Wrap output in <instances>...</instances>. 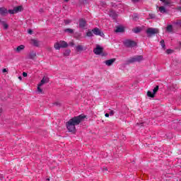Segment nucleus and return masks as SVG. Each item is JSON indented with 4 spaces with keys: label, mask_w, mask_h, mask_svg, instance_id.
Masks as SVG:
<instances>
[{
    "label": "nucleus",
    "mask_w": 181,
    "mask_h": 181,
    "mask_svg": "<svg viewBox=\"0 0 181 181\" xmlns=\"http://www.w3.org/2000/svg\"><path fill=\"white\" fill-rule=\"evenodd\" d=\"M84 118H86V115H81L69 119L66 123V128L68 131L69 132H74L76 131V125H78Z\"/></svg>",
    "instance_id": "1"
},
{
    "label": "nucleus",
    "mask_w": 181,
    "mask_h": 181,
    "mask_svg": "<svg viewBox=\"0 0 181 181\" xmlns=\"http://www.w3.org/2000/svg\"><path fill=\"white\" fill-rule=\"evenodd\" d=\"M23 9V8L22 7V6L14 7L13 10L8 11L6 8L1 7L0 8V15H1V16H5L8 15V13L13 15L15 13H18V12H22Z\"/></svg>",
    "instance_id": "2"
},
{
    "label": "nucleus",
    "mask_w": 181,
    "mask_h": 181,
    "mask_svg": "<svg viewBox=\"0 0 181 181\" xmlns=\"http://www.w3.org/2000/svg\"><path fill=\"white\" fill-rule=\"evenodd\" d=\"M47 83H49V78L44 76L41 81L37 84V91L38 94H43V89H42V86H45V84H47Z\"/></svg>",
    "instance_id": "3"
},
{
    "label": "nucleus",
    "mask_w": 181,
    "mask_h": 181,
    "mask_svg": "<svg viewBox=\"0 0 181 181\" xmlns=\"http://www.w3.org/2000/svg\"><path fill=\"white\" fill-rule=\"evenodd\" d=\"M67 46H69V44L66 42L59 41L54 44V47L56 50H60V49L67 47Z\"/></svg>",
    "instance_id": "4"
},
{
    "label": "nucleus",
    "mask_w": 181,
    "mask_h": 181,
    "mask_svg": "<svg viewBox=\"0 0 181 181\" xmlns=\"http://www.w3.org/2000/svg\"><path fill=\"white\" fill-rule=\"evenodd\" d=\"M146 33H147L148 36H152L153 35L159 33V30L158 28H149L146 30Z\"/></svg>",
    "instance_id": "5"
},
{
    "label": "nucleus",
    "mask_w": 181,
    "mask_h": 181,
    "mask_svg": "<svg viewBox=\"0 0 181 181\" xmlns=\"http://www.w3.org/2000/svg\"><path fill=\"white\" fill-rule=\"evenodd\" d=\"M124 43L127 47H134V46H136V43L130 40H124Z\"/></svg>",
    "instance_id": "6"
},
{
    "label": "nucleus",
    "mask_w": 181,
    "mask_h": 181,
    "mask_svg": "<svg viewBox=\"0 0 181 181\" xmlns=\"http://www.w3.org/2000/svg\"><path fill=\"white\" fill-rule=\"evenodd\" d=\"M92 32L96 36H101V37H104V33L99 30L98 28H94L93 30H92Z\"/></svg>",
    "instance_id": "7"
},
{
    "label": "nucleus",
    "mask_w": 181,
    "mask_h": 181,
    "mask_svg": "<svg viewBox=\"0 0 181 181\" xmlns=\"http://www.w3.org/2000/svg\"><path fill=\"white\" fill-rule=\"evenodd\" d=\"M142 60H144V57L142 56H136V57H134L133 58H132L129 62L131 63H134L135 62H142Z\"/></svg>",
    "instance_id": "8"
},
{
    "label": "nucleus",
    "mask_w": 181,
    "mask_h": 181,
    "mask_svg": "<svg viewBox=\"0 0 181 181\" xmlns=\"http://www.w3.org/2000/svg\"><path fill=\"white\" fill-rule=\"evenodd\" d=\"M95 54H100L103 53V47L100 45H96V47L93 49Z\"/></svg>",
    "instance_id": "9"
},
{
    "label": "nucleus",
    "mask_w": 181,
    "mask_h": 181,
    "mask_svg": "<svg viewBox=\"0 0 181 181\" xmlns=\"http://www.w3.org/2000/svg\"><path fill=\"white\" fill-rule=\"evenodd\" d=\"M25 50V45H21L20 46H18L16 48H14V52L16 53H22Z\"/></svg>",
    "instance_id": "10"
},
{
    "label": "nucleus",
    "mask_w": 181,
    "mask_h": 181,
    "mask_svg": "<svg viewBox=\"0 0 181 181\" xmlns=\"http://www.w3.org/2000/svg\"><path fill=\"white\" fill-rule=\"evenodd\" d=\"M30 45H33V46H35L36 47H38V46H40V41H39L36 39H32L30 40Z\"/></svg>",
    "instance_id": "11"
},
{
    "label": "nucleus",
    "mask_w": 181,
    "mask_h": 181,
    "mask_svg": "<svg viewBox=\"0 0 181 181\" xmlns=\"http://www.w3.org/2000/svg\"><path fill=\"white\" fill-rule=\"evenodd\" d=\"M115 62V58L111 59H108L106 60L105 62V64H106V66H112V64H114V63Z\"/></svg>",
    "instance_id": "12"
},
{
    "label": "nucleus",
    "mask_w": 181,
    "mask_h": 181,
    "mask_svg": "<svg viewBox=\"0 0 181 181\" xmlns=\"http://www.w3.org/2000/svg\"><path fill=\"white\" fill-rule=\"evenodd\" d=\"M160 2H163V4L165 6H170V5H172V0H160Z\"/></svg>",
    "instance_id": "13"
},
{
    "label": "nucleus",
    "mask_w": 181,
    "mask_h": 181,
    "mask_svg": "<svg viewBox=\"0 0 181 181\" xmlns=\"http://www.w3.org/2000/svg\"><path fill=\"white\" fill-rule=\"evenodd\" d=\"M86 20L81 18L79 20V28H84V26H86Z\"/></svg>",
    "instance_id": "14"
},
{
    "label": "nucleus",
    "mask_w": 181,
    "mask_h": 181,
    "mask_svg": "<svg viewBox=\"0 0 181 181\" xmlns=\"http://www.w3.org/2000/svg\"><path fill=\"white\" fill-rule=\"evenodd\" d=\"M0 23H1V25L4 27V29L6 30L8 29V28H9V25H8V23H6V21H4V20H0Z\"/></svg>",
    "instance_id": "15"
},
{
    "label": "nucleus",
    "mask_w": 181,
    "mask_h": 181,
    "mask_svg": "<svg viewBox=\"0 0 181 181\" xmlns=\"http://www.w3.org/2000/svg\"><path fill=\"white\" fill-rule=\"evenodd\" d=\"M157 8H158V11L160 12V13H166V8H165V6H161Z\"/></svg>",
    "instance_id": "16"
},
{
    "label": "nucleus",
    "mask_w": 181,
    "mask_h": 181,
    "mask_svg": "<svg viewBox=\"0 0 181 181\" xmlns=\"http://www.w3.org/2000/svg\"><path fill=\"white\" fill-rule=\"evenodd\" d=\"M115 32L117 33H122V32H124V27H122V26L117 27Z\"/></svg>",
    "instance_id": "17"
},
{
    "label": "nucleus",
    "mask_w": 181,
    "mask_h": 181,
    "mask_svg": "<svg viewBox=\"0 0 181 181\" xmlns=\"http://www.w3.org/2000/svg\"><path fill=\"white\" fill-rule=\"evenodd\" d=\"M167 32H169L170 33L173 32V26L172 25H169L166 28Z\"/></svg>",
    "instance_id": "18"
},
{
    "label": "nucleus",
    "mask_w": 181,
    "mask_h": 181,
    "mask_svg": "<svg viewBox=\"0 0 181 181\" xmlns=\"http://www.w3.org/2000/svg\"><path fill=\"white\" fill-rule=\"evenodd\" d=\"M147 95L148 97H151V98H153L155 97V94H153V92L148 90L147 92Z\"/></svg>",
    "instance_id": "19"
},
{
    "label": "nucleus",
    "mask_w": 181,
    "mask_h": 181,
    "mask_svg": "<svg viewBox=\"0 0 181 181\" xmlns=\"http://www.w3.org/2000/svg\"><path fill=\"white\" fill-rule=\"evenodd\" d=\"M76 50L77 52H81L83 50V45H78L76 46Z\"/></svg>",
    "instance_id": "20"
},
{
    "label": "nucleus",
    "mask_w": 181,
    "mask_h": 181,
    "mask_svg": "<svg viewBox=\"0 0 181 181\" xmlns=\"http://www.w3.org/2000/svg\"><path fill=\"white\" fill-rule=\"evenodd\" d=\"M93 31L91 30H88L87 33H86V36H88V37H91L93 36Z\"/></svg>",
    "instance_id": "21"
},
{
    "label": "nucleus",
    "mask_w": 181,
    "mask_h": 181,
    "mask_svg": "<svg viewBox=\"0 0 181 181\" xmlns=\"http://www.w3.org/2000/svg\"><path fill=\"white\" fill-rule=\"evenodd\" d=\"M110 16H112V18H113L115 19V18L117 17V13H115V11H110Z\"/></svg>",
    "instance_id": "22"
},
{
    "label": "nucleus",
    "mask_w": 181,
    "mask_h": 181,
    "mask_svg": "<svg viewBox=\"0 0 181 181\" xmlns=\"http://www.w3.org/2000/svg\"><path fill=\"white\" fill-rule=\"evenodd\" d=\"M159 90V86H156L153 90V93L155 95L156 94V93H158V90Z\"/></svg>",
    "instance_id": "23"
},
{
    "label": "nucleus",
    "mask_w": 181,
    "mask_h": 181,
    "mask_svg": "<svg viewBox=\"0 0 181 181\" xmlns=\"http://www.w3.org/2000/svg\"><path fill=\"white\" fill-rule=\"evenodd\" d=\"M35 57H36V53H31V54H30V55H29V59H35Z\"/></svg>",
    "instance_id": "24"
},
{
    "label": "nucleus",
    "mask_w": 181,
    "mask_h": 181,
    "mask_svg": "<svg viewBox=\"0 0 181 181\" xmlns=\"http://www.w3.org/2000/svg\"><path fill=\"white\" fill-rule=\"evenodd\" d=\"M133 32H134V33H139V32H141V28H134V29L133 30Z\"/></svg>",
    "instance_id": "25"
},
{
    "label": "nucleus",
    "mask_w": 181,
    "mask_h": 181,
    "mask_svg": "<svg viewBox=\"0 0 181 181\" xmlns=\"http://www.w3.org/2000/svg\"><path fill=\"white\" fill-rule=\"evenodd\" d=\"M160 44L161 45V47H163V49H165V40H162L160 42Z\"/></svg>",
    "instance_id": "26"
},
{
    "label": "nucleus",
    "mask_w": 181,
    "mask_h": 181,
    "mask_svg": "<svg viewBox=\"0 0 181 181\" xmlns=\"http://www.w3.org/2000/svg\"><path fill=\"white\" fill-rule=\"evenodd\" d=\"M71 52V51L70 49H66V50L64 52V56H69V54H70Z\"/></svg>",
    "instance_id": "27"
},
{
    "label": "nucleus",
    "mask_w": 181,
    "mask_h": 181,
    "mask_svg": "<svg viewBox=\"0 0 181 181\" xmlns=\"http://www.w3.org/2000/svg\"><path fill=\"white\" fill-rule=\"evenodd\" d=\"M165 52L167 53V54H171V53H173V50H172V49H167L165 51Z\"/></svg>",
    "instance_id": "28"
},
{
    "label": "nucleus",
    "mask_w": 181,
    "mask_h": 181,
    "mask_svg": "<svg viewBox=\"0 0 181 181\" xmlns=\"http://www.w3.org/2000/svg\"><path fill=\"white\" fill-rule=\"evenodd\" d=\"M64 23H65V25H69V23H71V20H65Z\"/></svg>",
    "instance_id": "29"
},
{
    "label": "nucleus",
    "mask_w": 181,
    "mask_h": 181,
    "mask_svg": "<svg viewBox=\"0 0 181 181\" xmlns=\"http://www.w3.org/2000/svg\"><path fill=\"white\" fill-rule=\"evenodd\" d=\"M175 25H177V26L181 27V20L177 21V22L175 23Z\"/></svg>",
    "instance_id": "30"
},
{
    "label": "nucleus",
    "mask_w": 181,
    "mask_h": 181,
    "mask_svg": "<svg viewBox=\"0 0 181 181\" xmlns=\"http://www.w3.org/2000/svg\"><path fill=\"white\" fill-rule=\"evenodd\" d=\"M65 32H68L69 33H73V30L70 29V28H68V29L65 30Z\"/></svg>",
    "instance_id": "31"
},
{
    "label": "nucleus",
    "mask_w": 181,
    "mask_h": 181,
    "mask_svg": "<svg viewBox=\"0 0 181 181\" xmlns=\"http://www.w3.org/2000/svg\"><path fill=\"white\" fill-rule=\"evenodd\" d=\"M2 73H8V69H3Z\"/></svg>",
    "instance_id": "32"
},
{
    "label": "nucleus",
    "mask_w": 181,
    "mask_h": 181,
    "mask_svg": "<svg viewBox=\"0 0 181 181\" xmlns=\"http://www.w3.org/2000/svg\"><path fill=\"white\" fill-rule=\"evenodd\" d=\"M149 16L151 19H153V18H155V15L154 14H149Z\"/></svg>",
    "instance_id": "33"
},
{
    "label": "nucleus",
    "mask_w": 181,
    "mask_h": 181,
    "mask_svg": "<svg viewBox=\"0 0 181 181\" xmlns=\"http://www.w3.org/2000/svg\"><path fill=\"white\" fill-rule=\"evenodd\" d=\"M115 113V112H114V110H111L110 112V115H114Z\"/></svg>",
    "instance_id": "34"
},
{
    "label": "nucleus",
    "mask_w": 181,
    "mask_h": 181,
    "mask_svg": "<svg viewBox=\"0 0 181 181\" xmlns=\"http://www.w3.org/2000/svg\"><path fill=\"white\" fill-rule=\"evenodd\" d=\"M23 76L24 77H28V73L23 72Z\"/></svg>",
    "instance_id": "35"
},
{
    "label": "nucleus",
    "mask_w": 181,
    "mask_h": 181,
    "mask_svg": "<svg viewBox=\"0 0 181 181\" xmlns=\"http://www.w3.org/2000/svg\"><path fill=\"white\" fill-rule=\"evenodd\" d=\"M32 30H28V33H29V35H32Z\"/></svg>",
    "instance_id": "36"
},
{
    "label": "nucleus",
    "mask_w": 181,
    "mask_h": 181,
    "mask_svg": "<svg viewBox=\"0 0 181 181\" xmlns=\"http://www.w3.org/2000/svg\"><path fill=\"white\" fill-rule=\"evenodd\" d=\"M105 117H106L107 118H108V117H110V114L106 113V114L105 115Z\"/></svg>",
    "instance_id": "37"
},
{
    "label": "nucleus",
    "mask_w": 181,
    "mask_h": 181,
    "mask_svg": "<svg viewBox=\"0 0 181 181\" xmlns=\"http://www.w3.org/2000/svg\"><path fill=\"white\" fill-rule=\"evenodd\" d=\"M69 45H70L71 46H74V42H71V43H69Z\"/></svg>",
    "instance_id": "38"
},
{
    "label": "nucleus",
    "mask_w": 181,
    "mask_h": 181,
    "mask_svg": "<svg viewBox=\"0 0 181 181\" xmlns=\"http://www.w3.org/2000/svg\"><path fill=\"white\" fill-rule=\"evenodd\" d=\"M177 9H179L181 11V6H178Z\"/></svg>",
    "instance_id": "39"
},
{
    "label": "nucleus",
    "mask_w": 181,
    "mask_h": 181,
    "mask_svg": "<svg viewBox=\"0 0 181 181\" xmlns=\"http://www.w3.org/2000/svg\"><path fill=\"white\" fill-rule=\"evenodd\" d=\"M18 78H19L20 80H22V76H19Z\"/></svg>",
    "instance_id": "40"
},
{
    "label": "nucleus",
    "mask_w": 181,
    "mask_h": 181,
    "mask_svg": "<svg viewBox=\"0 0 181 181\" xmlns=\"http://www.w3.org/2000/svg\"><path fill=\"white\" fill-rule=\"evenodd\" d=\"M1 112H2V109L1 108H0V114H1Z\"/></svg>",
    "instance_id": "41"
},
{
    "label": "nucleus",
    "mask_w": 181,
    "mask_h": 181,
    "mask_svg": "<svg viewBox=\"0 0 181 181\" xmlns=\"http://www.w3.org/2000/svg\"><path fill=\"white\" fill-rule=\"evenodd\" d=\"M65 1V2H69V0H64Z\"/></svg>",
    "instance_id": "42"
},
{
    "label": "nucleus",
    "mask_w": 181,
    "mask_h": 181,
    "mask_svg": "<svg viewBox=\"0 0 181 181\" xmlns=\"http://www.w3.org/2000/svg\"><path fill=\"white\" fill-rule=\"evenodd\" d=\"M47 180H50V179L48 178V179H47Z\"/></svg>",
    "instance_id": "43"
}]
</instances>
